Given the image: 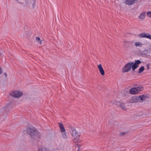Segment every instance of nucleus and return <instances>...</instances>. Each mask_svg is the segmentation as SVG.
<instances>
[{"mask_svg": "<svg viewBox=\"0 0 151 151\" xmlns=\"http://www.w3.org/2000/svg\"><path fill=\"white\" fill-rule=\"evenodd\" d=\"M135 62H131L125 64L122 68V71L123 73H127L129 71L131 68L133 71H134L139 66V65L142 63L139 60H135Z\"/></svg>", "mask_w": 151, "mask_h": 151, "instance_id": "obj_1", "label": "nucleus"}, {"mask_svg": "<svg viewBox=\"0 0 151 151\" xmlns=\"http://www.w3.org/2000/svg\"><path fill=\"white\" fill-rule=\"evenodd\" d=\"M26 131L29 135L30 142L34 143L37 142L38 131L37 129L32 126H30L27 129Z\"/></svg>", "mask_w": 151, "mask_h": 151, "instance_id": "obj_2", "label": "nucleus"}, {"mask_svg": "<svg viewBox=\"0 0 151 151\" xmlns=\"http://www.w3.org/2000/svg\"><path fill=\"white\" fill-rule=\"evenodd\" d=\"M70 132L72 136L73 140L75 142L77 141L80 142L81 141H78L80 137L81 136L80 132H79L74 127L70 126Z\"/></svg>", "mask_w": 151, "mask_h": 151, "instance_id": "obj_3", "label": "nucleus"}, {"mask_svg": "<svg viewBox=\"0 0 151 151\" xmlns=\"http://www.w3.org/2000/svg\"><path fill=\"white\" fill-rule=\"evenodd\" d=\"M143 88L142 87H134L130 89L129 90V92L130 94H136L143 91Z\"/></svg>", "mask_w": 151, "mask_h": 151, "instance_id": "obj_4", "label": "nucleus"}, {"mask_svg": "<svg viewBox=\"0 0 151 151\" xmlns=\"http://www.w3.org/2000/svg\"><path fill=\"white\" fill-rule=\"evenodd\" d=\"M10 95L14 97L19 98L23 95V93L19 91H12Z\"/></svg>", "mask_w": 151, "mask_h": 151, "instance_id": "obj_5", "label": "nucleus"}, {"mask_svg": "<svg viewBox=\"0 0 151 151\" xmlns=\"http://www.w3.org/2000/svg\"><path fill=\"white\" fill-rule=\"evenodd\" d=\"M116 104L119 106V107L122 110L124 111H127V108L125 103L124 102H119L118 101H115Z\"/></svg>", "mask_w": 151, "mask_h": 151, "instance_id": "obj_6", "label": "nucleus"}, {"mask_svg": "<svg viewBox=\"0 0 151 151\" xmlns=\"http://www.w3.org/2000/svg\"><path fill=\"white\" fill-rule=\"evenodd\" d=\"M138 37L140 38H146L151 40V35L148 33H141L138 35Z\"/></svg>", "mask_w": 151, "mask_h": 151, "instance_id": "obj_7", "label": "nucleus"}, {"mask_svg": "<svg viewBox=\"0 0 151 151\" xmlns=\"http://www.w3.org/2000/svg\"><path fill=\"white\" fill-rule=\"evenodd\" d=\"M139 98L141 101V102H143L148 99L150 98V96L148 94H145L139 96Z\"/></svg>", "mask_w": 151, "mask_h": 151, "instance_id": "obj_8", "label": "nucleus"}, {"mask_svg": "<svg viewBox=\"0 0 151 151\" xmlns=\"http://www.w3.org/2000/svg\"><path fill=\"white\" fill-rule=\"evenodd\" d=\"M138 97L137 96H132L129 99L128 103H135L138 102Z\"/></svg>", "mask_w": 151, "mask_h": 151, "instance_id": "obj_9", "label": "nucleus"}, {"mask_svg": "<svg viewBox=\"0 0 151 151\" xmlns=\"http://www.w3.org/2000/svg\"><path fill=\"white\" fill-rule=\"evenodd\" d=\"M97 67L100 74L102 76L105 75V71L103 68L101 64H99L97 65Z\"/></svg>", "mask_w": 151, "mask_h": 151, "instance_id": "obj_10", "label": "nucleus"}, {"mask_svg": "<svg viewBox=\"0 0 151 151\" xmlns=\"http://www.w3.org/2000/svg\"><path fill=\"white\" fill-rule=\"evenodd\" d=\"M147 113V112L140 111L138 112L137 115L139 116H142L144 117H147L149 115V114Z\"/></svg>", "mask_w": 151, "mask_h": 151, "instance_id": "obj_11", "label": "nucleus"}, {"mask_svg": "<svg viewBox=\"0 0 151 151\" xmlns=\"http://www.w3.org/2000/svg\"><path fill=\"white\" fill-rule=\"evenodd\" d=\"M138 0H125L124 3L127 5H131L136 3Z\"/></svg>", "mask_w": 151, "mask_h": 151, "instance_id": "obj_12", "label": "nucleus"}, {"mask_svg": "<svg viewBox=\"0 0 151 151\" xmlns=\"http://www.w3.org/2000/svg\"><path fill=\"white\" fill-rule=\"evenodd\" d=\"M134 46L136 47H141L143 45L142 42L139 41L134 42Z\"/></svg>", "mask_w": 151, "mask_h": 151, "instance_id": "obj_13", "label": "nucleus"}, {"mask_svg": "<svg viewBox=\"0 0 151 151\" xmlns=\"http://www.w3.org/2000/svg\"><path fill=\"white\" fill-rule=\"evenodd\" d=\"M59 125L61 132L62 133L65 132V130L63 124L62 123H59Z\"/></svg>", "mask_w": 151, "mask_h": 151, "instance_id": "obj_14", "label": "nucleus"}, {"mask_svg": "<svg viewBox=\"0 0 151 151\" xmlns=\"http://www.w3.org/2000/svg\"><path fill=\"white\" fill-rule=\"evenodd\" d=\"M145 14L144 13H141L138 16V19L141 20H143L145 18Z\"/></svg>", "mask_w": 151, "mask_h": 151, "instance_id": "obj_15", "label": "nucleus"}, {"mask_svg": "<svg viewBox=\"0 0 151 151\" xmlns=\"http://www.w3.org/2000/svg\"><path fill=\"white\" fill-rule=\"evenodd\" d=\"M150 52V51L147 49H145L144 51L141 52L142 54L144 55H147Z\"/></svg>", "mask_w": 151, "mask_h": 151, "instance_id": "obj_16", "label": "nucleus"}, {"mask_svg": "<svg viewBox=\"0 0 151 151\" xmlns=\"http://www.w3.org/2000/svg\"><path fill=\"white\" fill-rule=\"evenodd\" d=\"M145 70V68L144 66H141L138 70V73H141L142 72Z\"/></svg>", "mask_w": 151, "mask_h": 151, "instance_id": "obj_17", "label": "nucleus"}, {"mask_svg": "<svg viewBox=\"0 0 151 151\" xmlns=\"http://www.w3.org/2000/svg\"><path fill=\"white\" fill-rule=\"evenodd\" d=\"M81 146V145L77 144L75 149V151H81L80 149Z\"/></svg>", "mask_w": 151, "mask_h": 151, "instance_id": "obj_18", "label": "nucleus"}, {"mask_svg": "<svg viewBox=\"0 0 151 151\" xmlns=\"http://www.w3.org/2000/svg\"><path fill=\"white\" fill-rule=\"evenodd\" d=\"M44 42V40H41L38 37V43L40 45H41Z\"/></svg>", "mask_w": 151, "mask_h": 151, "instance_id": "obj_19", "label": "nucleus"}, {"mask_svg": "<svg viewBox=\"0 0 151 151\" xmlns=\"http://www.w3.org/2000/svg\"><path fill=\"white\" fill-rule=\"evenodd\" d=\"M127 133V132H121L120 133L119 135L120 136H124V135L125 134H126Z\"/></svg>", "mask_w": 151, "mask_h": 151, "instance_id": "obj_20", "label": "nucleus"}, {"mask_svg": "<svg viewBox=\"0 0 151 151\" xmlns=\"http://www.w3.org/2000/svg\"><path fill=\"white\" fill-rule=\"evenodd\" d=\"M36 0H33V3H32V8H34L35 6V2H36Z\"/></svg>", "mask_w": 151, "mask_h": 151, "instance_id": "obj_21", "label": "nucleus"}, {"mask_svg": "<svg viewBox=\"0 0 151 151\" xmlns=\"http://www.w3.org/2000/svg\"><path fill=\"white\" fill-rule=\"evenodd\" d=\"M62 133H63V138H67V136L66 132H63Z\"/></svg>", "mask_w": 151, "mask_h": 151, "instance_id": "obj_22", "label": "nucleus"}, {"mask_svg": "<svg viewBox=\"0 0 151 151\" xmlns=\"http://www.w3.org/2000/svg\"><path fill=\"white\" fill-rule=\"evenodd\" d=\"M147 16L149 17H151V12H148L147 13Z\"/></svg>", "mask_w": 151, "mask_h": 151, "instance_id": "obj_23", "label": "nucleus"}, {"mask_svg": "<svg viewBox=\"0 0 151 151\" xmlns=\"http://www.w3.org/2000/svg\"><path fill=\"white\" fill-rule=\"evenodd\" d=\"M129 42L128 41H124L123 43L125 45H126Z\"/></svg>", "mask_w": 151, "mask_h": 151, "instance_id": "obj_24", "label": "nucleus"}, {"mask_svg": "<svg viewBox=\"0 0 151 151\" xmlns=\"http://www.w3.org/2000/svg\"><path fill=\"white\" fill-rule=\"evenodd\" d=\"M150 66V64H149V63L148 64L146 65V66H147V69L148 70L150 68H149Z\"/></svg>", "mask_w": 151, "mask_h": 151, "instance_id": "obj_25", "label": "nucleus"}, {"mask_svg": "<svg viewBox=\"0 0 151 151\" xmlns=\"http://www.w3.org/2000/svg\"><path fill=\"white\" fill-rule=\"evenodd\" d=\"M43 148L42 147H41L40 148L39 151H42L43 150Z\"/></svg>", "mask_w": 151, "mask_h": 151, "instance_id": "obj_26", "label": "nucleus"}, {"mask_svg": "<svg viewBox=\"0 0 151 151\" xmlns=\"http://www.w3.org/2000/svg\"><path fill=\"white\" fill-rule=\"evenodd\" d=\"M2 71L1 70V68H0V75L2 73Z\"/></svg>", "mask_w": 151, "mask_h": 151, "instance_id": "obj_27", "label": "nucleus"}, {"mask_svg": "<svg viewBox=\"0 0 151 151\" xmlns=\"http://www.w3.org/2000/svg\"><path fill=\"white\" fill-rule=\"evenodd\" d=\"M4 74H5V77H6V76H7L6 73H4Z\"/></svg>", "mask_w": 151, "mask_h": 151, "instance_id": "obj_28", "label": "nucleus"}, {"mask_svg": "<svg viewBox=\"0 0 151 151\" xmlns=\"http://www.w3.org/2000/svg\"><path fill=\"white\" fill-rule=\"evenodd\" d=\"M36 40H38V37H36Z\"/></svg>", "mask_w": 151, "mask_h": 151, "instance_id": "obj_29", "label": "nucleus"}, {"mask_svg": "<svg viewBox=\"0 0 151 151\" xmlns=\"http://www.w3.org/2000/svg\"><path fill=\"white\" fill-rule=\"evenodd\" d=\"M16 1H18V0H16Z\"/></svg>", "mask_w": 151, "mask_h": 151, "instance_id": "obj_30", "label": "nucleus"}, {"mask_svg": "<svg viewBox=\"0 0 151 151\" xmlns=\"http://www.w3.org/2000/svg\"><path fill=\"white\" fill-rule=\"evenodd\" d=\"M44 150H45V148H44Z\"/></svg>", "mask_w": 151, "mask_h": 151, "instance_id": "obj_31", "label": "nucleus"}]
</instances>
